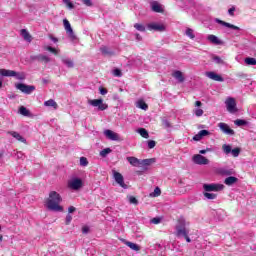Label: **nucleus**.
Segmentation results:
<instances>
[{
    "instance_id": "3",
    "label": "nucleus",
    "mask_w": 256,
    "mask_h": 256,
    "mask_svg": "<svg viewBox=\"0 0 256 256\" xmlns=\"http://www.w3.org/2000/svg\"><path fill=\"white\" fill-rule=\"evenodd\" d=\"M2 77H15L18 81H23L26 78L24 72H16L15 70L0 69Z\"/></svg>"
},
{
    "instance_id": "27",
    "label": "nucleus",
    "mask_w": 256,
    "mask_h": 256,
    "mask_svg": "<svg viewBox=\"0 0 256 256\" xmlns=\"http://www.w3.org/2000/svg\"><path fill=\"white\" fill-rule=\"evenodd\" d=\"M125 245L132 249V251H141V246L137 245L136 243L126 241Z\"/></svg>"
},
{
    "instance_id": "55",
    "label": "nucleus",
    "mask_w": 256,
    "mask_h": 256,
    "mask_svg": "<svg viewBox=\"0 0 256 256\" xmlns=\"http://www.w3.org/2000/svg\"><path fill=\"white\" fill-rule=\"evenodd\" d=\"M228 13L231 17H233V15H235V7H232L228 10Z\"/></svg>"
},
{
    "instance_id": "31",
    "label": "nucleus",
    "mask_w": 256,
    "mask_h": 256,
    "mask_svg": "<svg viewBox=\"0 0 256 256\" xmlns=\"http://www.w3.org/2000/svg\"><path fill=\"white\" fill-rule=\"evenodd\" d=\"M37 59L42 63H49V61H51V59L47 55H43V54L38 55Z\"/></svg>"
},
{
    "instance_id": "6",
    "label": "nucleus",
    "mask_w": 256,
    "mask_h": 256,
    "mask_svg": "<svg viewBox=\"0 0 256 256\" xmlns=\"http://www.w3.org/2000/svg\"><path fill=\"white\" fill-rule=\"evenodd\" d=\"M88 104L92 107H98L99 111H105L109 106L103 103V99L88 100Z\"/></svg>"
},
{
    "instance_id": "38",
    "label": "nucleus",
    "mask_w": 256,
    "mask_h": 256,
    "mask_svg": "<svg viewBox=\"0 0 256 256\" xmlns=\"http://www.w3.org/2000/svg\"><path fill=\"white\" fill-rule=\"evenodd\" d=\"M204 197H206V199L213 200V199H217V194L205 192Z\"/></svg>"
},
{
    "instance_id": "59",
    "label": "nucleus",
    "mask_w": 256,
    "mask_h": 256,
    "mask_svg": "<svg viewBox=\"0 0 256 256\" xmlns=\"http://www.w3.org/2000/svg\"><path fill=\"white\" fill-rule=\"evenodd\" d=\"M100 94L101 95H107V89L106 88H100Z\"/></svg>"
},
{
    "instance_id": "32",
    "label": "nucleus",
    "mask_w": 256,
    "mask_h": 256,
    "mask_svg": "<svg viewBox=\"0 0 256 256\" xmlns=\"http://www.w3.org/2000/svg\"><path fill=\"white\" fill-rule=\"evenodd\" d=\"M161 195V188L156 187L153 192L150 193V197H159Z\"/></svg>"
},
{
    "instance_id": "5",
    "label": "nucleus",
    "mask_w": 256,
    "mask_h": 256,
    "mask_svg": "<svg viewBox=\"0 0 256 256\" xmlns=\"http://www.w3.org/2000/svg\"><path fill=\"white\" fill-rule=\"evenodd\" d=\"M225 105L229 113H237V101H235V98L228 97L225 101Z\"/></svg>"
},
{
    "instance_id": "25",
    "label": "nucleus",
    "mask_w": 256,
    "mask_h": 256,
    "mask_svg": "<svg viewBox=\"0 0 256 256\" xmlns=\"http://www.w3.org/2000/svg\"><path fill=\"white\" fill-rule=\"evenodd\" d=\"M8 134L14 137V139H17V141H21V143H25V138H23V136H21V134H19L18 132L10 131L8 132Z\"/></svg>"
},
{
    "instance_id": "56",
    "label": "nucleus",
    "mask_w": 256,
    "mask_h": 256,
    "mask_svg": "<svg viewBox=\"0 0 256 256\" xmlns=\"http://www.w3.org/2000/svg\"><path fill=\"white\" fill-rule=\"evenodd\" d=\"M163 125H164V127L169 128V127H171V122L168 121V120H164V121H163Z\"/></svg>"
},
{
    "instance_id": "62",
    "label": "nucleus",
    "mask_w": 256,
    "mask_h": 256,
    "mask_svg": "<svg viewBox=\"0 0 256 256\" xmlns=\"http://www.w3.org/2000/svg\"><path fill=\"white\" fill-rule=\"evenodd\" d=\"M184 239H186L187 243H191V238H189V234H186V236H182Z\"/></svg>"
},
{
    "instance_id": "10",
    "label": "nucleus",
    "mask_w": 256,
    "mask_h": 256,
    "mask_svg": "<svg viewBox=\"0 0 256 256\" xmlns=\"http://www.w3.org/2000/svg\"><path fill=\"white\" fill-rule=\"evenodd\" d=\"M63 25H64L65 31H66L67 35L70 37V39H72V40L77 39V36H75V33L73 32V28L71 27V23H69V20L64 19Z\"/></svg>"
},
{
    "instance_id": "22",
    "label": "nucleus",
    "mask_w": 256,
    "mask_h": 256,
    "mask_svg": "<svg viewBox=\"0 0 256 256\" xmlns=\"http://www.w3.org/2000/svg\"><path fill=\"white\" fill-rule=\"evenodd\" d=\"M151 9L155 11V13H163V6L159 2H152Z\"/></svg>"
},
{
    "instance_id": "30",
    "label": "nucleus",
    "mask_w": 256,
    "mask_h": 256,
    "mask_svg": "<svg viewBox=\"0 0 256 256\" xmlns=\"http://www.w3.org/2000/svg\"><path fill=\"white\" fill-rule=\"evenodd\" d=\"M137 133H139V135H141V137H143L144 139H149V132H147L145 128L138 129Z\"/></svg>"
},
{
    "instance_id": "44",
    "label": "nucleus",
    "mask_w": 256,
    "mask_h": 256,
    "mask_svg": "<svg viewBox=\"0 0 256 256\" xmlns=\"http://www.w3.org/2000/svg\"><path fill=\"white\" fill-rule=\"evenodd\" d=\"M230 153H232V156H233V157H239V153H241V149H239V148H234V149L231 150Z\"/></svg>"
},
{
    "instance_id": "29",
    "label": "nucleus",
    "mask_w": 256,
    "mask_h": 256,
    "mask_svg": "<svg viewBox=\"0 0 256 256\" xmlns=\"http://www.w3.org/2000/svg\"><path fill=\"white\" fill-rule=\"evenodd\" d=\"M136 107H138V109H143V111H147V109H149V106L144 100H138L136 102Z\"/></svg>"
},
{
    "instance_id": "43",
    "label": "nucleus",
    "mask_w": 256,
    "mask_h": 256,
    "mask_svg": "<svg viewBox=\"0 0 256 256\" xmlns=\"http://www.w3.org/2000/svg\"><path fill=\"white\" fill-rule=\"evenodd\" d=\"M134 27L137 29V31L145 32V25L136 23Z\"/></svg>"
},
{
    "instance_id": "61",
    "label": "nucleus",
    "mask_w": 256,
    "mask_h": 256,
    "mask_svg": "<svg viewBox=\"0 0 256 256\" xmlns=\"http://www.w3.org/2000/svg\"><path fill=\"white\" fill-rule=\"evenodd\" d=\"M82 233H89V228H88V226H84V227L82 228Z\"/></svg>"
},
{
    "instance_id": "46",
    "label": "nucleus",
    "mask_w": 256,
    "mask_h": 256,
    "mask_svg": "<svg viewBox=\"0 0 256 256\" xmlns=\"http://www.w3.org/2000/svg\"><path fill=\"white\" fill-rule=\"evenodd\" d=\"M63 3L66 4L68 9H75V5L71 2V0H63Z\"/></svg>"
},
{
    "instance_id": "40",
    "label": "nucleus",
    "mask_w": 256,
    "mask_h": 256,
    "mask_svg": "<svg viewBox=\"0 0 256 256\" xmlns=\"http://www.w3.org/2000/svg\"><path fill=\"white\" fill-rule=\"evenodd\" d=\"M62 61H63L64 65H66L70 68L73 67V60L66 58V59H63Z\"/></svg>"
},
{
    "instance_id": "19",
    "label": "nucleus",
    "mask_w": 256,
    "mask_h": 256,
    "mask_svg": "<svg viewBox=\"0 0 256 256\" xmlns=\"http://www.w3.org/2000/svg\"><path fill=\"white\" fill-rule=\"evenodd\" d=\"M127 161L132 165V167H141V160L139 158L130 156L127 157Z\"/></svg>"
},
{
    "instance_id": "52",
    "label": "nucleus",
    "mask_w": 256,
    "mask_h": 256,
    "mask_svg": "<svg viewBox=\"0 0 256 256\" xmlns=\"http://www.w3.org/2000/svg\"><path fill=\"white\" fill-rule=\"evenodd\" d=\"M151 223H153L154 225H159V223H161V218H153L151 220Z\"/></svg>"
},
{
    "instance_id": "18",
    "label": "nucleus",
    "mask_w": 256,
    "mask_h": 256,
    "mask_svg": "<svg viewBox=\"0 0 256 256\" xmlns=\"http://www.w3.org/2000/svg\"><path fill=\"white\" fill-rule=\"evenodd\" d=\"M216 23L219 25H223L224 27H228V29H234V31H240V28L238 26H235L233 24L227 23L223 20L216 19Z\"/></svg>"
},
{
    "instance_id": "7",
    "label": "nucleus",
    "mask_w": 256,
    "mask_h": 256,
    "mask_svg": "<svg viewBox=\"0 0 256 256\" xmlns=\"http://www.w3.org/2000/svg\"><path fill=\"white\" fill-rule=\"evenodd\" d=\"M16 89L21 91L22 93H25L26 95H31L33 91H35V86H30L23 83L16 84Z\"/></svg>"
},
{
    "instance_id": "2",
    "label": "nucleus",
    "mask_w": 256,
    "mask_h": 256,
    "mask_svg": "<svg viewBox=\"0 0 256 256\" xmlns=\"http://www.w3.org/2000/svg\"><path fill=\"white\" fill-rule=\"evenodd\" d=\"M187 227H189V222L185 220V218L180 217L175 227L176 235L178 237L189 235V229H187Z\"/></svg>"
},
{
    "instance_id": "49",
    "label": "nucleus",
    "mask_w": 256,
    "mask_h": 256,
    "mask_svg": "<svg viewBox=\"0 0 256 256\" xmlns=\"http://www.w3.org/2000/svg\"><path fill=\"white\" fill-rule=\"evenodd\" d=\"M129 203H131L132 205H137V203H139V201H137V198H135L134 196H130Z\"/></svg>"
},
{
    "instance_id": "58",
    "label": "nucleus",
    "mask_w": 256,
    "mask_h": 256,
    "mask_svg": "<svg viewBox=\"0 0 256 256\" xmlns=\"http://www.w3.org/2000/svg\"><path fill=\"white\" fill-rule=\"evenodd\" d=\"M209 151H211V148H207L205 150H200L199 153H200V155H205V153H209Z\"/></svg>"
},
{
    "instance_id": "53",
    "label": "nucleus",
    "mask_w": 256,
    "mask_h": 256,
    "mask_svg": "<svg viewBox=\"0 0 256 256\" xmlns=\"http://www.w3.org/2000/svg\"><path fill=\"white\" fill-rule=\"evenodd\" d=\"M82 3L84 5H86V7H91V5H93V3L91 2V0H82Z\"/></svg>"
},
{
    "instance_id": "14",
    "label": "nucleus",
    "mask_w": 256,
    "mask_h": 256,
    "mask_svg": "<svg viewBox=\"0 0 256 256\" xmlns=\"http://www.w3.org/2000/svg\"><path fill=\"white\" fill-rule=\"evenodd\" d=\"M147 29L149 31H165V26L159 23H149L147 24Z\"/></svg>"
},
{
    "instance_id": "60",
    "label": "nucleus",
    "mask_w": 256,
    "mask_h": 256,
    "mask_svg": "<svg viewBox=\"0 0 256 256\" xmlns=\"http://www.w3.org/2000/svg\"><path fill=\"white\" fill-rule=\"evenodd\" d=\"M75 207L74 206H70L69 208H68V213H75Z\"/></svg>"
},
{
    "instance_id": "54",
    "label": "nucleus",
    "mask_w": 256,
    "mask_h": 256,
    "mask_svg": "<svg viewBox=\"0 0 256 256\" xmlns=\"http://www.w3.org/2000/svg\"><path fill=\"white\" fill-rule=\"evenodd\" d=\"M72 220H73V216H71V215L68 214V215L66 216V225H69Z\"/></svg>"
},
{
    "instance_id": "15",
    "label": "nucleus",
    "mask_w": 256,
    "mask_h": 256,
    "mask_svg": "<svg viewBox=\"0 0 256 256\" xmlns=\"http://www.w3.org/2000/svg\"><path fill=\"white\" fill-rule=\"evenodd\" d=\"M203 105V103H201V101H196L195 102V109L193 110L194 115H196V117H203V109L199 108Z\"/></svg>"
},
{
    "instance_id": "20",
    "label": "nucleus",
    "mask_w": 256,
    "mask_h": 256,
    "mask_svg": "<svg viewBox=\"0 0 256 256\" xmlns=\"http://www.w3.org/2000/svg\"><path fill=\"white\" fill-rule=\"evenodd\" d=\"M207 39L210 41V43H212L213 45H223V42L221 41V39H219V37L210 34L207 36Z\"/></svg>"
},
{
    "instance_id": "8",
    "label": "nucleus",
    "mask_w": 256,
    "mask_h": 256,
    "mask_svg": "<svg viewBox=\"0 0 256 256\" xmlns=\"http://www.w3.org/2000/svg\"><path fill=\"white\" fill-rule=\"evenodd\" d=\"M193 163L196 165H209V159L201 154H196L192 157Z\"/></svg>"
},
{
    "instance_id": "41",
    "label": "nucleus",
    "mask_w": 256,
    "mask_h": 256,
    "mask_svg": "<svg viewBox=\"0 0 256 256\" xmlns=\"http://www.w3.org/2000/svg\"><path fill=\"white\" fill-rule=\"evenodd\" d=\"M80 165H81V167H87V165H89V161L85 157H81Z\"/></svg>"
},
{
    "instance_id": "17",
    "label": "nucleus",
    "mask_w": 256,
    "mask_h": 256,
    "mask_svg": "<svg viewBox=\"0 0 256 256\" xmlns=\"http://www.w3.org/2000/svg\"><path fill=\"white\" fill-rule=\"evenodd\" d=\"M172 77H174V79H176V81H178V83H183L185 81V75H183V72H181L179 70H175L172 73Z\"/></svg>"
},
{
    "instance_id": "21",
    "label": "nucleus",
    "mask_w": 256,
    "mask_h": 256,
    "mask_svg": "<svg viewBox=\"0 0 256 256\" xmlns=\"http://www.w3.org/2000/svg\"><path fill=\"white\" fill-rule=\"evenodd\" d=\"M207 135H211L208 130H201L198 134H196L193 139L194 141H201L203 137H207Z\"/></svg>"
},
{
    "instance_id": "16",
    "label": "nucleus",
    "mask_w": 256,
    "mask_h": 256,
    "mask_svg": "<svg viewBox=\"0 0 256 256\" xmlns=\"http://www.w3.org/2000/svg\"><path fill=\"white\" fill-rule=\"evenodd\" d=\"M206 77H208V79H212V81H224L223 77L215 72H206Z\"/></svg>"
},
{
    "instance_id": "45",
    "label": "nucleus",
    "mask_w": 256,
    "mask_h": 256,
    "mask_svg": "<svg viewBox=\"0 0 256 256\" xmlns=\"http://www.w3.org/2000/svg\"><path fill=\"white\" fill-rule=\"evenodd\" d=\"M46 51H50V53H53L54 55H59V50H57L51 46L46 47Z\"/></svg>"
},
{
    "instance_id": "63",
    "label": "nucleus",
    "mask_w": 256,
    "mask_h": 256,
    "mask_svg": "<svg viewBox=\"0 0 256 256\" xmlns=\"http://www.w3.org/2000/svg\"><path fill=\"white\" fill-rule=\"evenodd\" d=\"M136 39H137V41H141V35H139V34H136Z\"/></svg>"
},
{
    "instance_id": "34",
    "label": "nucleus",
    "mask_w": 256,
    "mask_h": 256,
    "mask_svg": "<svg viewBox=\"0 0 256 256\" xmlns=\"http://www.w3.org/2000/svg\"><path fill=\"white\" fill-rule=\"evenodd\" d=\"M19 113H20V115H24V117H28V115H29V111L24 106H21L19 108Z\"/></svg>"
},
{
    "instance_id": "13",
    "label": "nucleus",
    "mask_w": 256,
    "mask_h": 256,
    "mask_svg": "<svg viewBox=\"0 0 256 256\" xmlns=\"http://www.w3.org/2000/svg\"><path fill=\"white\" fill-rule=\"evenodd\" d=\"M104 135L107 139H110V141H119V134L117 132L105 130Z\"/></svg>"
},
{
    "instance_id": "47",
    "label": "nucleus",
    "mask_w": 256,
    "mask_h": 256,
    "mask_svg": "<svg viewBox=\"0 0 256 256\" xmlns=\"http://www.w3.org/2000/svg\"><path fill=\"white\" fill-rule=\"evenodd\" d=\"M218 173H219V175H231V171L223 169V168L219 169Z\"/></svg>"
},
{
    "instance_id": "42",
    "label": "nucleus",
    "mask_w": 256,
    "mask_h": 256,
    "mask_svg": "<svg viewBox=\"0 0 256 256\" xmlns=\"http://www.w3.org/2000/svg\"><path fill=\"white\" fill-rule=\"evenodd\" d=\"M234 123L238 127H242V125H247V122L245 120H242V119H237V120L234 121Z\"/></svg>"
},
{
    "instance_id": "64",
    "label": "nucleus",
    "mask_w": 256,
    "mask_h": 256,
    "mask_svg": "<svg viewBox=\"0 0 256 256\" xmlns=\"http://www.w3.org/2000/svg\"><path fill=\"white\" fill-rule=\"evenodd\" d=\"M52 40L54 41V43H57V38H52Z\"/></svg>"
},
{
    "instance_id": "36",
    "label": "nucleus",
    "mask_w": 256,
    "mask_h": 256,
    "mask_svg": "<svg viewBox=\"0 0 256 256\" xmlns=\"http://www.w3.org/2000/svg\"><path fill=\"white\" fill-rule=\"evenodd\" d=\"M186 35L187 37H189L190 39H195V34L193 32V29L191 28H187L186 29Z\"/></svg>"
},
{
    "instance_id": "50",
    "label": "nucleus",
    "mask_w": 256,
    "mask_h": 256,
    "mask_svg": "<svg viewBox=\"0 0 256 256\" xmlns=\"http://www.w3.org/2000/svg\"><path fill=\"white\" fill-rule=\"evenodd\" d=\"M155 145H157V143L154 140H149L148 141V148L149 149H154Z\"/></svg>"
},
{
    "instance_id": "12",
    "label": "nucleus",
    "mask_w": 256,
    "mask_h": 256,
    "mask_svg": "<svg viewBox=\"0 0 256 256\" xmlns=\"http://www.w3.org/2000/svg\"><path fill=\"white\" fill-rule=\"evenodd\" d=\"M219 129L226 135H235V131L227 125V123L220 122L218 124Z\"/></svg>"
},
{
    "instance_id": "4",
    "label": "nucleus",
    "mask_w": 256,
    "mask_h": 256,
    "mask_svg": "<svg viewBox=\"0 0 256 256\" xmlns=\"http://www.w3.org/2000/svg\"><path fill=\"white\" fill-rule=\"evenodd\" d=\"M67 187L71 191H79L83 189V179L74 176L68 180Z\"/></svg>"
},
{
    "instance_id": "1",
    "label": "nucleus",
    "mask_w": 256,
    "mask_h": 256,
    "mask_svg": "<svg viewBox=\"0 0 256 256\" xmlns=\"http://www.w3.org/2000/svg\"><path fill=\"white\" fill-rule=\"evenodd\" d=\"M61 194L57 193L56 191H51L49 193V197L45 200L44 205L49 209V211H63V207L61 206Z\"/></svg>"
},
{
    "instance_id": "39",
    "label": "nucleus",
    "mask_w": 256,
    "mask_h": 256,
    "mask_svg": "<svg viewBox=\"0 0 256 256\" xmlns=\"http://www.w3.org/2000/svg\"><path fill=\"white\" fill-rule=\"evenodd\" d=\"M212 60H213L215 63H217L218 65L223 64V59H221V57H219V56L213 55V56H212Z\"/></svg>"
},
{
    "instance_id": "11",
    "label": "nucleus",
    "mask_w": 256,
    "mask_h": 256,
    "mask_svg": "<svg viewBox=\"0 0 256 256\" xmlns=\"http://www.w3.org/2000/svg\"><path fill=\"white\" fill-rule=\"evenodd\" d=\"M205 191H223L225 185L223 184H204L203 186Z\"/></svg>"
},
{
    "instance_id": "57",
    "label": "nucleus",
    "mask_w": 256,
    "mask_h": 256,
    "mask_svg": "<svg viewBox=\"0 0 256 256\" xmlns=\"http://www.w3.org/2000/svg\"><path fill=\"white\" fill-rule=\"evenodd\" d=\"M16 156H17V159H25V155L22 154V152H17Z\"/></svg>"
},
{
    "instance_id": "9",
    "label": "nucleus",
    "mask_w": 256,
    "mask_h": 256,
    "mask_svg": "<svg viewBox=\"0 0 256 256\" xmlns=\"http://www.w3.org/2000/svg\"><path fill=\"white\" fill-rule=\"evenodd\" d=\"M113 177L118 185L122 187V189H127V184H125V180L123 178V175L115 170L112 171Z\"/></svg>"
},
{
    "instance_id": "24",
    "label": "nucleus",
    "mask_w": 256,
    "mask_h": 256,
    "mask_svg": "<svg viewBox=\"0 0 256 256\" xmlns=\"http://www.w3.org/2000/svg\"><path fill=\"white\" fill-rule=\"evenodd\" d=\"M44 107H53L54 110L59 109V105L57 104V102L53 99H50L48 101L44 102Z\"/></svg>"
},
{
    "instance_id": "23",
    "label": "nucleus",
    "mask_w": 256,
    "mask_h": 256,
    "mask_svg": "<svg viewBox=\"0 0 256 256\" xmlns=\"http://www.w3.org/2000/svg\"><path fill=\"white\" fill-rule=\"evenodd\" d=\"M21 36L28 43H31V41H33V37L31 36V34H29V32L26 29L21 30Z\"/></svg>"
},
{
    "instance_id": "35",
    "label": "nucleus",
    "mask_w": 256,
    "mask_h": 256,
    "mask_svg": "<svg viewBox=\"0 0 256 256\" xmlns=\"http://www.w3.org/2000/svg\"><path fill=\"white\" fill-rule=\"evenodd\" d=\"M222 151L226 154V155H229V153H231V146L230 145H227V144H224L222 146Z\"/></svg>"
},
{
    "instance_id": "26",
    "label": "nucleus",
    "mask_w": 256,
    "mask_h": 256,
    "mask_svg": "<svg viewBox=\"0 0 256 256\" xmlns=\"http://www.w3.org/2000/svg\"><path fill=\"white\" fill-rule=\"evenodd\" d=\"M153 163H155V158L143 159V160H140V167L153 165Z\"/></svg>"
},
{
    "instance_id": "51",
    "label": "nucleus",
    "mask_w": 256,
    "mask_h": 256,
    "mask_svg": "<svg viewBox=\"0 0 256 256\" xmlns=\"http://www.w3.org/2000/svg\"><path fill=\"white\" fill-rule=\"evenodd\" d=\"M101 51L104 55H109L111 52L109 51V48L107 47H102Z\"/></svg>"
},
{
    "instance_id": "37",
    "label": "nucleus",
    "mask_w": 256,
    "mask_h": 256,
    "mask_svg": "<svg viewBox=\"0 0 256 256\" xmlns=\"http://www.w3.org/2000/svg\"><path fill=\"white\" fill-rule=\"evenodd\" d=\"M111 153V148H105L100 152L101 157H107Z\"/></svg>"
},
{
    "instance_id": "33",
    "label": "nucleus",
    "mask_w": 256,
    "mask_h": 256,
    "mask_svg": "<svg viewBox=\"0 0 256 256\" xmlns=\"http://www.w3.org/2000/svg\"><path fill=\"white\" fill-rule=\"evenodd\" d=\"M244 61H245L246 65H256L255 58L247 57V58H245Z\"/></svg>"
},
{
    "instance_id": "28",
    "label": "nucleus",
    "mask_w": 256,
    "mask_h": 256,
    "mask_svg": "<svg viewBox=\"0 0 256 256\" xmlns=\"http://www.w3.org/2000/svg\"><path fill=\"white\" fill-rule=\"evenodd\" d=\"M237 181H238L237 177L230 176L225 179L224 183H225V185L231 186V185H235V183H237Z\"/></svg>"
},
{
    "instance_id": "48",
    "label": "nucleus",
    "mask_w": 256,
    "mask_h": 256,
    "mask_svg": "<svg viewBox=\"0 0 256 256\" xmlns=\"http://www.w3.org/2000/svg\"><path fill=\"white\" fill-rule=\"evenodd\" d=\"M114 77H122L123 73H121V70L116 68L113 70Z\"/></svg>"
}]
</instances>
